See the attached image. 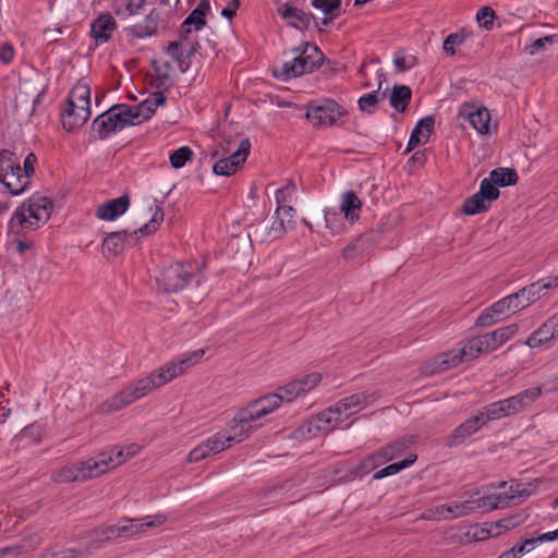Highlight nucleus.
Listing matches in <instances>:
<instances>
[{"mask_svg":"<svg viewBox=\"0 0 558 558\" xmlns=\"http://www.w3.org/2000/svg\"><path fill=\"white\" fill-rule=\"evenodd\" d=\"M205 354L203 349L195 350L191 353L182 355L178 361H170L159 368L153 371L148 376L143 377L112 397L104 401L99 405L102 414H110L132 404L133 402L144 398L154 389L160 388L172 379L182 375L187 368L196 364Z\"/></svg>","mask_w":558,"mask_h":558,"instance_id":"f257e3e1","label":"nucleus"},{"mask_svg":"<svg viewBox=\"0 0 558 558\" xmlns=\"http://www.w3.org/2000/svg\"><path fill=\"white\" fill-rule=\"evenodd\" d=\"M167 517L158 513L146 515L141 519L121 518L116 525H101L86 533L85 538L92 546V550L98 547V544L117 537L132 538L146 532L147 529L160 526L166 523Z\"/></svg>","mask_w":558,"mask_h":558,"instance_id":"f03ea898","label":"nucleus"},{"mask_svg":"<svg viewBox=\"0 0 558 558\" xmlns=\"http://www.w3.org/2000/svg\"><path fill=\"white\" fill-rule=\"evenodd\" d=\"M291 51L294 54L293 59L272 70L274 76L282 82L312 73L325 62L322 50L316 45L307 41L302 43Z\"/></svg>","mask_w":558,"mask_h":558,"instance_id":"7ed1b4c3","label":"nucleus"},{"mask_svg":"<svg viewBox=\"0 0 558 558\" xmlns=\"http://www.w3.org/2000/svg\"><path fill=\"white\" fill-rule=\"evenodd\" d=\"M52 203L45 196L33 195L14 211L9 231L20 235L23 230H36L50 219Z\"/></svg>","mask_w":558,"mask_h":558,"instance_id":"20e7f679","label":"nucleus"},{"mask_svg":"<svg viewBox=\"0 0 558 558\" xmlns=\"http://www.w3.org/2000/svg\"><path fill=\"white\" fill-rule=\"evenodd\" d=\"M110 463L111 460L109 457H106V454H97L94 458H89L84 461H76L53 470L50 478L52 482L58 484L85 482L106 473L107 466Z\"/></svg>","mask_w":558,"mask_h":558,"instance_id":"39448f33","label":"nucleus"},{"mask_svg":"<svg viewBox=\"0 0 558 558\" xmlns=\"http://www.w3.org/2000/svg\"><path fill=\"white\" fill-rule=\"evenodd\" d=\"M163 217L162 208L157 205L150 220L137 230L130 233L124 230L109 233L102 241L104 255L116 257L123 252L125 244L135 245L140 239L138 234L149 235L156 232L163 221Z\"/></svg>","mask_w":558,"mask_h":558,"instance_id":"423d86ee","label":"nucleus"},{"mask_svg":"<svg viewBox=\"0 0 558 558\" xmlns=\"http://www.w3.org/2000/svg\"><path fill=\"white\" fill-rule=\"evenodd\" d=\"M380 397L378 390H365L353 393L339 400L333 407L320 412L317 415L318 421L326 424L343 422L351 415L359 413L369 404H373Z\"/></svg>","mask_w":558,"mask_h":558,"instance_id":"0eeeda50","label":"nucleus"},{"mask_svg":"<svg viewBox=\"0 0 558 558\" xmlns=\"http://www.w3.org/2000/svg\"><path fill=\"white\" fill-rule=\"evenodd\" d=\"M90 117V89L85 83L76 84L70 92L66 108L62 113L63 128L73 132L83 126Z\"/></svg>","mask_w":558,"mask_h":558,"instance_id":"6e6552de","label":"nucleus"},{"mask_svg":"<svg viewBox=\"0 0 558 558\" xmlns=\"http://www.w3.org/2000/svg\"><path fill=\"white\" fill-rule=\"evenodd\" d=\"M496 504H492L489 498L478 497L466 499L461 502H452L449 505H439L432 508L426 509L421 518L424 520H449L456 519L460 517L469 515L472 512L477 510H494Z\"/></svg>","mask_w":558,"mask_h":558,"instance_id":"1a4fd4ad","label":"nucleus"},{"mask_svg":"<svg viewBox=\"0 0 558 558\" xmlns=\"http://www.w3.org/2000/svg\"><path fill=\"white\" fill-rule=\"evenodd\" d=\"M128 111L129 105L126 104L112 106L93 121L92 132L97 134L98 140H106L109 135L132 125Z\"/></svg>","mask_w":558,"mask_h":558,"instance_id":"9d476101","label":"nucleus"},{"mask_svg":"<svg viewBox=\"0 0 558 558\" xmlns=\"http://www.w3.org/2000/svg\"><path fill=\"white\" fill-rule=\"evenodd\" d=\"M306 119L314 128L326 129L341 124L340 120L348 117V111L332 99H324L319 104H310Z\"/></svg>","mask_w":558,"mask_h":558,"instance_id":"9b49d317","label":"nucleus"},{"mask_svg":"<svg viewBox=\"0 0 558 558\" xmlns=\"http://www.w3.org/2000/svg\"><path fill=\"white\" fill-rule=\"evenodd\" d=\"M199 276L201 271H196V267L192 264L173 263L162 269L158 281L166 292L175 293L181 291L192 278Z\"/></svg>","mask_w":558,"mask_h":558,"instance_id":"f8f14e48","label":"nucleus"},{"mask_svg":"<svg viewBox=\"0 0 558 558\" xmlns=\"http://www.w3.org/2000/svg\"><path fill=\"white\" fill-rule=\"evenodd\" d=\"M519 330L517 324H511L492 332L469 340V352L473 355L489 353L498 349L502 343L511 339Z\"/></svg>","mask_w":558,"mask_h":558,"instance_id":"ddd939ff","label":"nucleus"},{"mask_svg":"<svg viewBox=\"0 0 558 558\" xmlns=\"http://www.w3.org/2000/svg\"><path fill=\"white\" fill-rule=\"evenodd\" d=\"M174 25L173 12H163L159 9H153L142 22L128 28V32L136 38H146L154 36L158 29H169Z\"/></svg>","mask_w":558,"mask_h":558,"instance_id":"4468645a","label":"nucleus"},{"mask_svg":"<svg viewBox=\"0 0 558 558\" xmlns=\"http://www.w3.org/2000/svg\"><path fill=\"white\" fill-rule=\"evenodd\" d=\"M469 352H472L469 349V342L461 350L453 349L444 352L435 356L434 359L425 362L422 365V373L426 376H430L433 374L440 373L457 366L463 361V359L472 360L477 356L470 354Z\"/></svg>","mask_w":558,"mask_h":558,"instance_id":"2eb2a0df","label":"nucleus"},{"mask_svg":"<svg viewBox=\"0 0 558 558\" xmlns=\"http://www.w3.org/2000/svg\"><path fill=\"white\" fill-rule=\"evenodd\" d=\"M263 417L265 416L259 413L252 402H248L246 407L235 413L231 432H234L242 441L262 427L260 420Z\"/></svg>","mask_w":558,"mask_h":558,"instance_id":"dca6fc26","label":"nucleus"},{"mask_svg":"<svg viewBox=\"0 0 558 558\" xmlns=\"http://www.w3.org/2000/svg\"><path fill=\"white\" fill-rule=\"evenodd\" d=\"M320 380L322 375L319 373H311L302 378L293 379L284 386L278 387L276 393L280 397L281 402H291L300 395L315 388Z\"/></svg>","mask_w":558,"mask_h":558,"instance_id":"f3484780","label":"nucleus"},{"mask_svg":"<svg viewBox=\"0 0 558 558\" xmlns=\"http://www.w3.org/2000/svg\"><path fill=\"white\" fill-rule=\"evenodd\" d=\"M251 149V143L248 138H244L240 142V145L235 151H233L228 158L219 159L213 167V171L217 175L229 177L234 173L238 167L243 163Z\"/></svg>","mask_w":558,"mask_h":558,"instance_id":"a211bd4d","label":"nucleus"},{"mask_svg":"<svg viewBox=\"0 0 558 558\" xmlns=\"http://www.w3.org/2000/svg\"><path fill=\"white\" fill-rule=\"evenodd\" d=\"M187 37H180L178 40L171 41L167 47V54L177 63L181 72H186L191 66V58L197 51V43L187 44Z\"/></svg>","mask_w":558,"mask_h":558,"instance_id":"6ab92c4d","label":"nucleus"},{"mask_svg":"<svg viewBox=\"0 0 558 558\" xmlns=\"http://www.w3.org/2000/svg\"><path fill=\"white\" fill-rule=\"evenodd\" d=\"M165 104V95L161 92H157L141 104L136 106H129V111L126 113L129 119L132 121V125H136L148 120L155 113L156 109Z\"/></svg>","mask_w":558,"mask_h":558,"instance_id":"aec40b11","label":"nucleus"},{"mask_svg":"<svg viewBox=\"0 0 558 558\" xmlns=\"http://www.w3.org/2000/svg\"><path fill=\"white\" fill-rule=\"evenodd\" d=\"M459 117L470 122L480 134L489 133L490 113L484 106H473L465 102L461 106Z\"/></svg>","mask_w":558,"mask_h":558,"instance_id":"412c9836","label":"nucleus"},{"mask_svg":"<svg viewBox=\"0 0 558 558\" xmlns=\"http://www.w3.org/2000/svg\"><path fill=\"white\" fill-rule=\"evenodd\" d=\"M542 396L541 387H531L519 393L502 399V404L506 409V414L508 416L515 415L522 411H524L527 407H530L533 402H535Z\"/></svg>","mask_w":558,"mask_h":558,"instance_id":"4be33fe9","label":"nucleus"},{"mask_svg":"<svg viewBox=\"0 0 558 558\" xmlns=\"http://www.w3.org/2000/svg\"><path fill=\"white\" fill-rule=\"evenodd\" d=\"M484 424V413H478L475 416L461 423L447 437L446 445L454 447L462 444L466 438L475 434Z\"/></svg>","mask_w":558,"mask_h":558,"instance_id":"5701e85b","label":"nucleus"},{"mask_svg":"<svg viewBox=\"0 0 558 558\" xmlns=\"http://www.w3.org/2000/svg\"><path fill=\"white\" fill-rule=\"evenodd\" d=\"M532 494V489L522 487L521 484L517 483L514 485L512 484L508 492L493 496H484V498H489L493 505L496 504L494 509H498L518 505L529 498Z\"/></svg>","mask_w":558,"mask_h":558,"instance_id":"b1692460","label":"nucleus"},{"mask_svg":"<svg viewBox=\"0 0 558 558\" xmlns=\"http://www.w3.org/2000/svg\"><path fill=\"white\" fill-rule=\"evenodd\" d=\"M129 207L130 197L128 194H123L98 206L96 216L100 220L111 221L122 216Z\"/></svg>","mask_w":558,"mask_h":558,"instance_id":"393cba45","label":"nucleus"},{"mask_svg":"<svg viewBox=\"0 0 558 558\" xmlns=\"http://www.w3.org/2000/svg\"><path fill=\"white\" fill-rule=\"evenodd\" d=\"M209 9V1L202 0L197 8H195L182 23L179 36L187 37V35L191 33V26H194L195 31L202 29L206 25V14Z\"/></svg>","mask_w":558,"mask_h":558,"instance_id":"a878e982","label":"nucleus"},{"mask_svg":"<svg viewBox=\"0 0 558 558\" xmlns=\"http://www.w3.org/2000/svg\"><path fill=\"white\" fill-rule=\"evenodd\" d=\"M116 20L110 14H101L90 25V33L96 44L107 43L116 29Z\"/></svg>","mask_w":558,"mask_h":558,"instance_id":"bb28decb","label":"nucleus"},{"mask_svg":"<svg viewBox=\"0 0 558 558\" xmlns=\"http://www.w3.org/2000/svg\"><path fill=\"white\" fill-rule=\"evenodd\" d=\"M279 14L286 20H288L289 24L300 31L307 29L310 27L311 21L314 20L312 13H306L298 8L290 5L289 3L282 4L278 9Z\"/></svg>","mask_w":558,"mask_h":558,"instance_id":"cd10ccee","label":"nucleus"},{"mask_svg":"<svg viewBox=\"0 0 558 558\" xmlns=\"http://www.w3.org/2000/svg\"><path fill=\"white\" fill-rule=\"evenodd\" d=\"M362 202L354 191H347L341 196L340 211L344 214L345 219L350 223H355L360 220V211Z\"/></svg>","mask_w":558,"mask_h":558,"instance_id":"c85d7f7f","label":"nucleus"},{"mask_svg":"<svg viewBox=\"0 0 558 558\" xmlns=\"http://www.w3.org/2000/svg\"><path fill=\"white\" fill-rule=\"evenodd\" d=\"M141 447L137 444H131L124 448H114L110 451H104L99 454H106V457H109L111 460V463L108 464L107 471L110 469H114L118 465L122 464L126 460L131 459L132 457L136 456L140 451Z\"/></svg>","mask_w":558,"mask_h":558,"instance_id":"c756f323","label":"nucleus"},{"mask_svg":"<svg viewBox=\"0 0 558 558\" xmlns=\"http://www.w3.org/2000/svg\"><path fill=\"white\" fill-rule=\"evenodd\" d=\"M241 440L236 436L234 432L230 435H226L225 433H216L204 442L207 446L211 456L217 454L225 449L229 448L233 442H240Z\"/></svg>","mask_w":558,"mask_h":558,"instance_id":"7c9ffc66","label":"nucleus"},{"mask_svg":"<svg viewBox=\"0 0 558 558\" xmlns=\"http://www.w3.org/2000/svg\"><path fill=\"white\" fill-rule=\"evenodd\" d=\"M412 98V90L407 85H395L389 97L390 106L402 113L408 109Z\"/></svg>","mask_w":558,"mask_h":558,"instance_id":"2f4dec72","label":"nucleus"},{"mask_svg":"<svg viewBox=\"0 0 558 558\" xmlns=\"http://www.w3.org/2000/svg\"><path fill=\"white\" fill-rule=\"evenodd\" d=\"M408 448V441L405 439H398L392 444L374 452L379 464L395 459L401 454Z\"/></svg>","mask_w":558,"mask_h":558,"instance_id":"473e14b6","label":"nucleus"},{"mask_svg":"<svg viewBox=\"0 0 558 558\" xmlns=\"http://www.w3.org/2000/svg\"><path fill=\"white\" fill-rule=\"evenodd\" d=\"M518 179V173L512 168H496L489 173V180L494 181L497 187L514 185Z\"/></svg>","mask_w":558,"mask_h":558,"instance_id":"72a5a7b5","label":"nucleus"},{"mask_svg":"<svg viewBox=\"0 0 558 558\" xmlns=\"http://www.w3.org/2000/svg\"><path fill=\"white\" fill-rule=\"evenodd\" d=\"M381 83L378 85V89L372 93L365 94L357 100L359 109L363 112L372 114L377 105L386 98L387 90L380 93Z\"/></svg>","mask_w":558,"mask_h":558,"instance_id":"f704fd0d","label":"nucleus"},{"mask_svg":"<svg viewBox=\"0 0 558 558\" xmlns=\"http://www.w3.org/2000/svg\"><path fill=\"white\" fill-rule=\"evenodd\" d=\"M251 402L264 416L272 413L282 403L280 397H278L276 392L267 393Z\"/></svg>","mask_w":558,"mask_h":558,"instance_id":"c9c22d12","label":"nucleus"},{"mask_svg":"<svg viewBox=\"0 0 558 558\" xmlns=\"http://www.w3.org/2000/svg\"><path fill=\"white\" fill-rule=\"evenodd\" d=\"M490 208V204L486 202L478 193L466 197L462 204L461 211L466 216L485 213Z\"/></svg>","mask_w":558,"mask_h":558,"instance_id":"e433bc0d","label":"nucleus"},{"mask_svg":"<svg viewBox=\"0 0 558 558\" xmlns=\"http://www.w3.org/2000/svg\"><path fill=\"white\" fill-rule=\"evenodd\" d=\"M551 331L543 323L536 330H534L530 337L525 340V344L531 349L541 348L543 345L548 344L551 340L555 339V336L550 335Z\"/></svg>","mask_w":558,"mask_h":558,"instance_id":"4c0bfd02","label":"nucleus"},{"mask_svg":"<svg viewBox=\"0 0 558 558\" xmlns=\"http://www.w3.org/2000/svg\"><path fill=\"white\" fill-rule=\"evenodd\" d=\"M145 2L146 0H116L113 3L114 13L122 17L134 15L143 8Z\"/></svg>","mask_w":558,"mask_h":558,"instance_id":"58836bf2","label":"nucleus"},{"mask_svg":"<svg viewBox=\"0 0 558 558\" xmlns=\"http://www.w3.org/2000/svg\"><path fill=\"white\" fill-rule=\"evenodd\" d=\"M45 539H46V533H45L44 529H39L36 531L29 530V531H25L20 543L27 554V553L34 551L38 546H40L44 543Z\"/></svg>","mask_w":558,"mask_h":558,"instance_id":"ea45409f","label":"nucleus"},{"mask_svg":"<svg viewBox=\"0 0 558 558\" xmlns=\"http://www.w3.org/2000/svg\"><path fill=\"white\" fill-rule=\"evenodd\" d=\"M22 171H15L12 173H4L0 181L10 192L11 195L22 194L28 186H23Z\"/></svg>","mask_w":558,"mask_h":558,"instance_id":"a19ab883","label":"nucleus"},{"mask_svg":"<svg viewBox=\"0 0 558 558\" xmlns=\"http://www.w3.org/2000/svg\"><path fill=\"white\" fill-rule=\"evenodd\" d=\"M415 460H416V456L413 454L411 457L405 458L404 460H402L400 462L391 463V464L378 470L377 472H375L373 475V478L381 480L386 476L397 474L400 471H402L403 469H405V468L410 466L412 463H414Z\"/></svg>","mask_w":558,"mask_h":558,"instance_id":"79ce46f5","label":"nucleus"},{"mask_svg":"<svg viewBox=\"0 0 558 558\" xmlns=\"http://www.w3.org/2000/svg\"><path fill=\"white\" fill-rule=\"evenodd\" d=\"M538 287L533 286L531 283L527 287L522 288L513 294V299L517 301L518 304H524V308L541 299V295L537 294Z\"/></svg>","mask_w":558,"mask_h":558,"instance_id":"37998d69","label":"nucleus"},{"mask_svg":"<svg viewBox=\"0 0 558 558\" xmlns=\"http://www.w3.org/2000/svg\"><path fill=\"white\" fill-rule=\"evenodd\" d=\"M367 241L368 239H366L364 235L354 239L342 250V257L348 260L354 259L365 250V244Z\"/></svg>","mask_w":558,"mask_h":558,"instance_id":"c03bdc74","label":"nucleus"},{"mask_svg":"<svg viewBox=\"0 0 558 558\" xmlns=\"http://www.w3.org/2000/svg\"><path fill=\"white\" fill-rule=\"evenodd\" d=\"M477 193L489 204L496 201L500 195L497 185L494 183V181L489 180V177L481 181L480 190Z\"/></svg>","mask_w":558,"mask_h":558,"instance_id":"a18cd8bd","label":"nucleus"},{"mask_svg":"<svg viewBox=\"0 0 558 558\" xmlns=\"http://www.w3.org/2000/svg\"><path fill=\"white\" fill-rule=\"evenodd\" d=\"M480 413H484V420H486V423L488 421H496L508 417L501 400L488 404Z\"/></svg>","mask_w":558,"mask_h":558,"instance_id":"49530a36","label":"nucleus"},{"mask_svg":"<svg viewBox=\"0 0 558 558\" xmlns=\"http://www.w3.org/2000/svg\"><path fill=\"white\" fill-rule=\"evenodd\" d=\"M192 156H193L192 149L187 146H182L179 149L174 150L170 155L169 159H170L171 166L174 169H180L186 163V161L192 159Z\"/></svg>","mask_w":558,"mask_h":558,"instance_id":"de8ad7c7","label":"nucleus"},{"mask_svg":"<svg viewBox=\"0 0 558 558\" xmlns=\"http://www.w3.org/2000/svg\"><path fill=\"white\" fill-rule=\"evenodd\" d=\"M13 157H14V154L8 149H3L0 151L1 171H5V173L22 171V167L20 166V163L15 162Z\"/></svg>","mask_w":558,"mask_h":558,"instance_id":"09e8293b","label":"nucleus"},{"mask_svg":"<svg viewBox=\"0 0 558 558\" xmlns=\"http://www.w3.org/2000/svg\"><path fill=\"white\" fill-rule=\"evenodd\" d=\"M36 161H37V157L34 153H29L25 157L24 162H23V168H22V175L24 179V180H22L23 186H29V184L32 182V175L35 172Z\"/></svg>","mask_w":558,"mask_h":558,"instance_id":"8fccbe9b","label":"nucleus"},{"mask_svg":"<svg viewBox=\"0 0 558 558\" xmlns=\"http://www.w3.org/2000/svg\"><path fill=\"white\" fill-rule=\"evenodd\" d=\"M379 465L380 464L373 452L367 458L362 460L360 464L354 469V475L362 477L372 472L373 470H375L376 468H378Z\"/></svg>","mask_w":558,"mask_h":558,"instance_id":"3c124183","label":"nucleus"},{"mask_svg":"<svg viewBox=\"0 0 558 558\" xmlns=\"http://www.w3.org/2000/svg\"><path fill=\"white\" fill-rule=\"evenodd\" d=\"M496 13L490 7H483L476 14V20L481 27L485 29H492L494 26V20Z\"/></svg>","mask_w":558,"mask_h":558,"instance_id":"603ef678","label":"nucleus"},{"mask_svg":"<svg viewBox=\"0 0 558 558\" xmlns=\"http://www.w3.org/2000/svg\"><path fill=\"white\" fill-rule=\"evenodd\" d=\"M435 120L433 117H425L421 119L415 125V133H420L426 143L434 131Z\"/></svg>","mask_w":558,"mask_h":558,"instance_id":"864d4df0","label":"nucleus"},{"mask_svg":"<svg viewBox=\"0 0 558 558\" xmlns=\"http://www.w3.org/2000/svg\"><path fill=\"white\" fill-rule=\"evenodd\" d=\"M393 63L398 72H405L416 65L417 59L414 56L396 54Z\"/></svg>","mask_w":558,"mask_h":558,"instance_id":"5fc2aeb1","label":"nucleus"},{"mask_svg":"<svg viewBox=\"0 0 558 558\" xmlns=\"http://www.w3.org/2000/svg\"><path fill=\"white\" fill-rule=\"evenodd\" d=\"M465 40V35L463 33H452L447 36L444 40L442 48L444 50L453 56L456 53V46H460Z\"/></svg>","mask_w":558,"mask_h":558,"instance_id":"6e6d98bb","label":"nucleus"},{"mask_svg":"<svg viewBox=\"0 0 558 558\" xmlns=\"http://www.w3.org/2000/svg\"><path fill=\"white\" fill-rule=\"evenodd\" d=\"M296 191V185L289 180L286 185L276 192V202L278 205L290 202L292 194Z\"/></svg>","mask_w":558,"mask_h":558,"instance_id":"4d7b16f0","label":"nucleus"},{"mask_svg":"<svg viewBox=\"0 0 558 558\" xmlns=\"http://www.w3.org/2000/svg\"><path fill=\"white\" fill-rule=\"evenodd\" d=\"M209 456H211V454H210L207 446L203 441L202 444H199L198 446H196L194 449H192L190 451L186 461L189 463H195V462L202 461L203 459H205Z\"/></svg>","mask_w":558,"mask_h":558,"instance_id":"13d9d810","label":"nucleus"},{"mask_svg":"<svg viewBox=\"0 0 558 558\" xmlns=\"http://www.w3.org/2000/svg\"><path fill=\"white\" fill-rule=\"evenodd\" d=\"M554 39H555V36H553V35H548V36H545V37H542V38H537L531 45L526 46L525 50L530 54L538 53L541 50H543L545 48V46L547 44L548 45H553L554 44Z\"/></svg>","mask_w":558,"mask_h":558,"instance_id":"bf43d9fd","label":"nucleus"},{"mask_svg":"<svg viewBox=\"0 0 558 558\" xmlns=\"http://www.w3.org/2000/svg\"><path fill=\"white\" fill-rule=\"evenodd\" d=\"M312 5L328 15L338 10V0H312Z\"/></svg>","mask_w":558,"mask_h":558,"instance_id":"052dcab7","label":"nucleus"},{"mask_svg":"<svg viewBox=\"0 0 558 558\" xmlns=\"http://www.w3.org/2000/svg\"><path fill=\"white\" fill-rule=\"evenodd\" d=\"M533 286L538 287L537 294L542 296V291L558 287V275L543 278L536 282H533Z\"/></svg>","mask_w":558,"mask_h":558,"instance_id":"680f3d73","label":"nucleus"},{"mask_svg":"<svg viewBox=\"0 0 558 558\" xmlns=\"http://www.w3.org/2000/svg\"><path fill=\"white\" fill-rule=\"evenodd\" d=\"M23 554H26V551L24 550V548L20 542L15 543L13 545L0 548V558H4L8 556L19 557Z\"/></svg>","mask_w":558,"mask_h":558,"instance_id":"e2e57ef3","label":"nucleus"},{"mask_svg":"<svg viewBox=\"0 0 558 558\" xmlns=\"http://www.w3.org/2000/svg\"><path fill=\"white\" fill-rule=\"evenodd\" d=\"M14 49L10 44H3L0 47V60L3 64H10L14 58Z\"/></svg>","mask_w":558,"mask_h":558,"instance_id":"0e129e2a","label":"nucleus"},{"mask_svg":"<svg viewBox=\"0 0 558 558\" xmlns=\"http://www.w3.org/2000/svg\"><path fill=\"white\" fill-rule=\"evenodd\" d=\"M522 522H523V518L521 517V514H515V515L508 517V518L500 520L498 522V526H500L505 530H510V529L515 527L517 525H519Z\"/></svg>","mask_w":558,"mask_h":558,"instance_id":"69168bd1","label":"nucleus"},{"mask_svg":"<svg viewBox=\"0 0 558 558\" xmlns=\"http://www.w3.org/2000/svg\"><path fill=\"white\" fill-rule=\"evenodd\" d=\"M495 315L490 313L489 308H486L476 319L475 325L477 327H488L495 323Z\"/></svg>","mask_w":558,"mask_h":558,"instance_id":"338daca9","label":"nucleus"},{"mask_svg":"<svg viewBox=\"0 0 558 558\" xmlns=\"http://www.w3.org/2000/svg\"><path fill=\"white\" fill-rule=\"evenodd\" d=\"M270 232L274 234V238H280L287 232L284 220L281 218V216H277L276 220L270 227Z\"/></svg>","mask_w":558,"mask_h":558,"instance_id":"774afa93","label":"nucleus"}]
</instances>
